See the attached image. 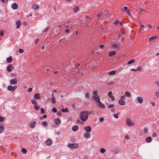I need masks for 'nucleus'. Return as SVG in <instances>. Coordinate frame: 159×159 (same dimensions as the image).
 I'll return each mask as SVG.
<instances>
[{"label": "nucleus", "instance_id": "f257e3e1", "mask_svg": "<svg viewBox=\"0 0 159 159\" xmlns=\"http://www.w3.org/2000/svg\"><path fill=\"white\" fill-rule=\"evenodd\" d=\"M91 114L90 111H85L81 112L79 116L81 120L83 122H85L88 118V116Z\"/></svg>", "mask_w": 159, "mask_h": 159}, {"label": "nucleus", "instance_id": "f03ea898", "mask_svg": "<svg viewBox=\"0 0 159 159\" xmlns=\"http://www.w3.org/2000/svg\"><path fill=\"white\" fill-rule=\"evenodd\" d=\"M93 94L92 96L93 100L97 102L98 101V98L99 99V100H100L99 96L98 94V92L97 91H93Z\"/></svg>", "mask_w": 159, "mask_h": 159}, {"label": "nucleus", "instance_id": "7ed1b4c3", "mask_svg": "<svg viewBox=\"0 0 159 159\" xmlns=\"http://www.w3.org/2000/svg\"><path fill=\"white\" fill-rule=\"evenodd\" d=\"M67 147L70 149H75L79 147L77 143H69Z\"/></svg>", "mask_w": 159, "mask_h": 159}, {"label": "nucleus", "instance_id": "20e7f679", "mask_svg": "<svg viewBox=\"0 0 159 159\" xmlns=\"http://www.w3.org/2000/svg\"><path fill=\"white\" fill-rule=\"evenodd\" d=\"M126 124L129 126H132L134 125V124L131 121L130 119L128 118L126 119Z\"/></svg>", "mask_w": 159, "mask_h": 159}, {"label": "nucleus", "instance_id": "39448f33", "mask_svg": "<svg viewBox=\"0 0 159 159\" xmlns=\"http://www.w3.org/2000/svg\"><path fill=\"white\" fill-rule=\"evenodd\" d=\"M120 44H117L116 43H113L111 44V46L113 49H118L120 46Z\"/></svg>", "mask_w": 159, "mask_h": 159}, {"label": "nucleus", "instance_id": "423d86ee", "mask_svg": "<svg viewBox=\"0 0 159 159\" xmlns=\"http://www.w3.org/2000/svg\"><path fill=\"white\" fill-rule=\"evenodd\" d=\"M98 100L97 102L98 103V106H99V107H102V108H105V106L104 104L102 103L100 101V100H99V99L98 98Z\"/></svg>", "mask_w": 159, "mask_h": 159}, {"label": "nucleus", "instance_id": "0eeeda50", "mask_svg": "<svg viewBox=\"0 0 159 159\" xmlns=\"http://www.w3.org/2000/svg\"><path fill=\"white\" fill-rule=\"evenodd\" d=\"M17 82V80L16 79H11L10 81V84L11 85L15 84Z\"/></svg>", "mask_w": 159, "mask_h": 159}, {"label": "nucleus", "instance_id": "6e6552de", "mask_svg": "<svg viewBox=\"0 0 159 159\" xmlns=\"http://www.w3.org/2000/svg\"><path fill=\"white\" fill-rule=\"evenodd\" d=\"M52 143V141L50 139H48L45 142V144L48 146H50L51 145Z\"/></svg>", "mask_w": 159, "mask_h": 159}, {"label": "nucleus", "instance_id": "1a4fd4ad", "mask_svg": "<svg viewBox=\"0 0 159 159\" xmlns=\"http://www.w3.org/2000/svg\"><path fill=\"white\" fill-rule=\"evenodd\" d=\"M84 129L87 131V132H90L91 131V127L89 126H87L84 128Z\"/></svg>", "mask_w": 159, "mask_h": 159}, {"label": "nucleus", "instance_id": "9d476101", "mask_svg": "<svg viewBox=\"0 0 159 159\" xmlns=\"http://www.w3.org/2000/svg\"><path fill=\"white\" fill-rule=\"evenodd\" d=\"M11 7L13 9L15 10L18 8V5L16 3H13L11 4Z\"/></svg>", "mask_w": 159, "mask_h": 159}, {"label": "nucleus", "instance_id": "9b49d317", "mask_svg": "<svg viewBox=\"0 0 159 159\" xmlns=\"http://www.w3.org/2000/svg\"><path fill=\"white\" fill-rule=\"evenodd\" d=\"M12 64H10L8 65L7 67V70L8 72H11L12 70V69H13V67L12 66Z\"/></svg>", "mask_w": 159, "mask_h": 159}, {"label": "nucleus", "instance_id": "f8f14e48", "mask_svg": "<svg viewBox=\"0 0 159 159\" xmlns=\"http://www.w3.org/2000/svg\"><path fill=\"white\" fill-rule=\"evenodd\" d=\"M54 122L55 124L57 125H59L61 124V121L60 118H57L55 119L54 120Z\"/></svg>", "mask_w": 159, "mask_h": 159}, {"label": "nucleus", "instance_id": "ddd939ff", "mask_svg": "<svg viewBox=\"0 0 159 159\" xmlns=\"http://www.w3.org/2000/svg\"><path fill=\"white\" fill-rule=\"evenodd\" d=\"M116 52L114 51H111L109 52V55L110 57H113L115 55Z\"/></svg>", "mask_w": 159, "mask_h": 159}, {"label": "nucleus", "instance_id": "4468645a", "mask_svg": "<svg viewBox=\"0 0 159 159\" xmlns=\"http://www.w3.org/2000/svg\"><path fill=\"white\" fill-rule=\"evenodd\" d=\"M118 102L119 104L121 105H125V102L122 99H120L118 101Z\"/></svg>", "mask_w": 159, "mask_h": 159}, {"label": "nucleus", "instance_id": "2eb2a0df", "mask_svg": "<svg viewBox=\"0 0 159 159\" xmlns=\"http://www.w3.org/2000/svg\"><path fill=\"white\" fill-rule=\"evenodd\" d=\"M84 136L85 138L89 139L90 137V134L89 132H86L84 133Z\"/></svg>", "mask_w": 159, "mask_h": 159}, {"label": "nucleus", "instance_id": "dca6fc26", "mask_svg": "<svg viewBox=\"0 0 159 159\" xmlns=\"http://www.w3.org/2000/svg\"><path fill=\"white\" fill-rule=\"evenodd\" d=\"M96 16L98 17V19H101L104 17V16L102 15V12H100L97 14Z\"/></svg>", "mask_w": 159, "mask_h": 159}, {"label": "nucleus", "instance_id": "f3484780", "mask_svg": "<svg viewBox=\"0 0 159 159\" xmlns=\"http://www.w3.org/2000/svg\"><path fill=\"white\" fill-rule=\"evenodd\" d=\"M16 25L17 28H19L21 25V22L20 20H17L16 22Z\"/></svg>", "mask_w": 159, "mask_h": 159}, {"label": "nucleus", "instance_id": "a211bd4d", "mask_svg": "<svg viewBox=\"0 0 159 159\" xmlns=\"http://www.w3.org/2000/svg\"><path fill=\"white\" fill-rule=\"evenodd\" d=\"M34 97L36 99H39L40 98L41 96H40V94L39 93H38L35 94L34 95Z\"/></svg>", "mask_w": 159, "mask_h": 159}, {"label": "nucleus", "instance_id": "6ab92c4d", "mask_svg": "<svg viewBox=\"0 0 159 159\" xmlns=\"http://www.w3.org/2000/svg\"><path fill=\"white\" fill-rule=\"evenodd\" d=\"M36 122L35 121H33L29 125L30 128H34L35 126V124Z\"/></svg>", "mask_w": 159, "mask_h": 159}, {"label": "nucleus", "instance_id": "aec40b11", "mask_svg": "<svg viewBox=\"0 0 159 159\" xmlns=\"http://www.w3.org/2000/svg\"><path fill=\"white\" fill-rule=\"evenodd\" d=\"M137 99L139 103H141L143 102V99L142 97H138L137 98Z\"/></svg>", "mask_w": 159, "mask_h": 159}, {"label": "nucleus", "instance_id": "412c9836", "mask_svg": "<svg viewBox=\"0 0 159 159\" xmlns=\"http://www.w3.org/2000/svg\"><path fill=\"white\" fill-rule=\"evenodd\" d=\"M12 58L11 56L8 57L7 59V61L8 63H11L12 61Z\"/></svg>", "mask_w": 159, "mask_h": 159}, {"label": "nucleus", "instance_id": "4be33fe9", "mask_svg": "<svg viewBox=\"0 0 159 159\" xmlns=\"http://www.w3.org/2000/svg\"><path fill=\"white\" fill-rule=\"evenodd\" d=\"M39 6L37 4H33L32 5V8L33 9L36 10L39 8Z\"/></svg>", "mask_w": 159, "mask_h": 159}, {"label": "nucleus", "instance_id": "5701e85b", "mask_svg": "<svg viewBox=\"0 0 159 159\" xmlns=\"http://www.w3.org/2000/svg\"><path fill=\"white\" fill-rule=\"evenodd\" d=\"M152 140V138L151 137H148L146 139V141L147 143H150Z\"/></svg>", "mask_w": 159, "mask_h": 159}, {"label": "nucleus", "instance_id": "b1692460", "mask_svg": "<svg viewBox=\"0 0 159 159\" xmlns=\"http://www.w3.org/2000/svg\"><path fill=\"white\" fill-rule=\"evenodd\" d=\"M79 129V127L77 125H75L72 128V130L74 131H77Z\"/></svg>", "mask_w": 159, "mask_h": 159}, {"label": "nucleus", "instance_id": "393cba45", "mask_svg": "<svg viewBox=\"0 0 159 159\" xmlns=\"http://www.w3.org/2000/svg\"><path fill=\"white\" fill-rule=\"evenodd\" d=\"M7 90L9 91H11L12 92H13V87L11 85L8 86L7 88Z\"/></svg>", "mask_w": 159, "mask_h": 159}, {"label": "nucleus", "instance_id": "a878e982", "mask_svg": "<svg viewBox=\"0 0 159 159\" xmlns=\"http://www.w3.org/2000/svg\"><path fill=\"white\" fill-rule=\"evenodd\" d=\"M116 71L115 70H112L111 71H110L108 73V75H112L116 74Z\"/></svg>", "mask_w": 159, "mask_h": 159}, {"label": "nucleus", "instance_id": "bb28decb", "mask_svg": "<svg viewBox=\"0 0 159 159\" xmlns=\"http://www.w3.org/2000/svg\"><path fill=\"white\" fill-rule=\"evenodd\" d=\"M157 38V36H153L150 37L149 39L148 40L149 41H150L152 40L156 39Z\"/></svg>", "mask_w": 159, "mask_h": 159}, {"label": "nucleus", "instance_id": "cd10ccee", "mask_svg": "<svg viewBox=\"0 0 159 159\" xmlns=\"http://www.w3.org/2000/svg\"><path fill=\"white\" fill-rule=\"evenodd\" d=\"M31 102L34 105H36L37 104L36 101V100H35L34 99H32L31 100Z\"/></svg>", "mask_w": 159, "mask_h": 159}, {"label": "nucleus", "instance_id": "c85d7f7f", "mask_svg": "<svg viewBox=\"0 0 159 159\" xmlns=\"http://www.w3.org/2000/svg\"><path fill=\"white\" fill-rule=\"evenodd\" d=\"M61 111L63 112H67L69 111L67 108H66L65 109H61Z\"/></svg>", "mask_w": 159, "mask_h": 159}, {"label": "nucleus", "instance_id": "c756f323", "mask_svg": "<svg viewBox=\"0 0 159 159\" xmlns=\"http://www.w3.org/2000/svg\"><path fill=\"white\" fill-rule=\"evenodd\" d=\"M125 95L127 97H130L131 96V94L129 92H126L125 93Z\"/></svg>", "mask_w": 159, "mask_h": 159}, {"label": "nucleus", "instance_id": "7c9ffc66", "mask_svg": "<svg viewBox=\"0 0 159 159\" xmlns=\"http://www.w3.org/2000/svg\"><path fill=\"white\" fill-rule=\"evenodd\" d=\"M135 62V60L134 59H132L131 60H130V61H129L127 62V64L128 65H130L131 64L133 63H134Z\"/></svg>", "mask_w": 159, "mask_h": 159}, {"label": "nucleus", "instance_id": "2f4dec72", "mask_svg": "<svg viewBox=\"0 0 159 159\" xmlns=\"http://www.w3.org/2000/svg\"><path fill=\"white\" fill-rule=\"evenodd\" d=\"M79 10V8L78 7H75L74 8V11L75 12H77Z\"/></svg>", "mask_w": 159, "mask_h": 159}, {"label": "nucleus", "instance_id": "473e14b6", "mask_svg": "<svg viewBox=\"0 0 159 159\" xmlns=\"http://www.w3.org/2000/svg\"><path fill=\"white\" fill-rule=\"evenodd\" d=\"M4 130L5 129L2 126H0V133H2Z\"/></svg>", "mask_w": 159, "mask_h": 159}, {"label": "nucleus", "instance_id": "72a5a7b5", "mask_svg": "<svg viewBox=\"0 0 159 159\" xmlns=\"http://www.w3.org/2000/svg\"><path fill=\"white\" fill-rule=\"evenodd\" d=\"M21 152L24 153H26L27 152V150L24 148H23L21 150Z\"/></svg>", "mask_w": 159, "mask_h": 159}, {"label": "nucleus", "instance_id": "f704fd0d", "mask_svg": "<svg viewBox=\"0 0 159 159\" xmlns=\"http://www.w3.org/2000/svg\"><path fill=\"white\" fill-rule=\"evenodd\" d=\"M34 107L35 109L37 111L39 110L40 108L39 106L37 105H34Z\"/></svg>", "mask_w": 159, "mask_h": 159}, {"label": "nucleus", "instance_id": "c9c22d12", "mask_svg": "<svg viewBox=\"0 0 159 159\" xmlns=\"http://www.w3.org/2000/svg\"><path fill=\"white\" fill-rule=\"evenodd\" d=\"M51 102L53 104H54L56 103L55 98V97L52 98Z\"/></svg>", "mask_w": 159, "mask_h": 159}, {"label": "nucleus", "instance_id": "e433bc0d", "mask_svg": "<svg viewBox=\"0 0 159 159\" xmlns=\"http://www.w3.org/2000/svg\"><path fill=\"white\" fill-rule=\"evenodd\" d=\"M106 151L105 149L103 148H101L100 149V152L102 153H104Z\"/></svg>", "mask_w": 159, "mask_h": 159}, {"label": "nucleus", "instance_id": "4c0bfd02", "mask_svg": "<svg viewBox=\"0 0 159 159\" xmlns=\"http://www.w3.org/2000/svg\"><path fill=\"white\" fill-rule=\"evenodd\" d=\"M114 107V104H111L109 105L107 107H108V108H113Z\"/></svg>", "mask_w": 159, "mask_h": 159}, {"label": "nucleus", "instance_id": "58836bf2", "mask_svg": "<svg viewBox=\"0 0 159 159\" xmlns=\"http://www.w3.org/2000/svg\"><path fill=\"white\" fill-rule=\"evenodd\" d=\"M48 125L46 121H43L42 122V125H44L45 126H46Z\"/></svg>", "mask_w": 159, "mask_h": 159}, {"label": "nucleus", "instance_id": "ea45409f", "mask_svg": "<svg viewBox=\"0 0 159 159\" xmlns=\"http://www.w3.org/2000/svg\"><path fill=\"white\" fill-rule=\"evenodd\" d=\"M5 118L4 117L0 116V122H3V121L5 120Z\"/></svg>", "mask_w": 159, "mask_h": 159}, {"label": "nucleus", "instance_id": "a19ab883", "mask_svg": "<svg viewBox=\"0 0 159 159\" xmlns=\"http://www.w3.org/2000/svg\"><path fill=\"white\" fill-rule=\"evenodd\" d=\"M49 27H47L43 31V34L44 35V33L45 32H46L48 31V30H49Z\"/></svg>", "mask_w": 159, "mask_h": 159}, {"label": "nucleus", "instance_id": "79ce46f5", "mask_svg": "<svg viewBox=\"0 0 159 159\" xmlns=\"http://www.w3.org/2000/svg\"><path fill=\"white\" fill-rule=\"evenodd\" d=\"M52 111L54 112V113H56L57 112V110L56 108L54 107L52 108Z\"/></svg>", "mask_w": 159, "mask_h": 159}, {"label": "nucleus", "instance_id": "37998d69", "mask_svg": "<svg viewBox=\"0 0 159 159\" xmlns=\"http://www.w3.org/2000/svg\"><path fill=\"white\" fill-rule=\"evenodd\" d=\"M41 113L42 114H43L44 113H45V111H44V109L43 108H41Z\"/></svg>", "mask_w": 159, "mask_h": 159}, {"label": "nucleus", "instance_id": "c03bdc74", "mask_svg": "<svg viewBox=\"0 0 159 159\" xmlns=\"http://www.w3.org/2000/svg\"><path fill=\"white\" fill-rule=\"evenodd\" d=\"M59 34V33L58 32V30H56L55 31V33L54 34L55 35H58Z\"/></svg>", "mask_w": 159, "mask_h": 159}, {"label": "nucleus", "instance_id": "a18cd8bd", "mask_svg": "<svg viewBox=\"0 0 159 159\" xmlns=\"http://www.w3.org/2000/svg\"><path fill=\"white\" fill-rule=\"evenodd\" d=\"M157 136L156 133L155 132H153L152 134V136L153 137H156Z\"/></svg>", "mask_w": 159, "mask_h": 159}, {"label": "nucleus", "instance_id": "49530a36", "mask_svg": "<svg viewBox=\"0 0 159 159\" xmlns=\"http://www.w3.org/2000/svg\"><path fill=\"white\" fill-rule=\"evenodd\" d=\"M128 7H123V10L125 11L126 12V11L128 10Z\"/></svg>", "mask_w": 159, "mask_h": 159}, {"label": "nucleus", "instance_id": "de8ad7c7", "mask_svg": "<svg viewBox=\"0 0 159 159\" xmlns=\"http://www.w3.org/2000/svg\"><path fill=\"white\" fill-rule=\"evenodd\" d=\"M57 115L58 116H61V112L60 111H58V112H57Z\"/></svg>", "mask_w": 159, "mask_h": 159}, {"label": "nucleus", "instance_id": "09e8293b", "mask_svg": "<svg viewBox=\"0 0 159 159\" xmlns=\"http://www.w3.org/2000/svg\"><path fill=\"white\" fill-rule=\"evenodd\" d=\"M85 97L87 98H89V93H86L85 94Z\"/></svg>", "mask_w": 159, "mask_h": 159}, {"label": "nucleus", "instance_id": "8fccbe9b", "mask_svg": "<svg viewBox=\"0 0 159 159\" xmlns=\"http://www.w3.org/2000/svg\"><path fill=\"white\" fill-rule=\"evenodd\" d=\"M113 116L116 119L118 118V115L117 114H113Z\"/></svg>", "mask_w": 159, "mask_h": 159}, {"label": "nucleus", "instance_id": "3c124183", "mask_svg": "<svg viewBox=\"0 0 159 159\" xmlns=\"http://www.w3.org/2000/svg\"><path fill=\"white\" fill-rule=\"evenodd\" d=\"M4 31L2 30H1L0 32V35L1 36H2L3 35V33Z\"/></svg>", "mask_w": 159, "mask_h": 159}, {"label": "nucleus", "instance_id": "603ef678", "mask_svg": "<svg viewBox=\"0 0 159 159\" xmlns=\"http://www.w3.org/2000/svg\"><path fill=\"white\" fill-rule=\"evenodd\" d=\"M85 17L88 20H89L91 19V17L88 15H85Z\"/></svg>", "mask_w": 159, "mask_h": 159}, {"label": "nucleus", "instance_id": "864d4df0", "mask_svg": "<svg viewBox=\"0 0 159 159\" xmlns=\"http://www.w3.org/2000/svg\"><path fill=\"white\" fill-rule=\"evenodd\" d=\"M112 94V93L111 91L109 92L108 93V96L110 97V96H112L111 95Z\"/></svg>", "mask_w": 159, "mask_h": 159}, {"label": "nucleus", "instance_id": "5fc2aeb1", "mask_svg": "<svg viewBox=\"0 0 159 159\" xmlns=\"http://www.w3.org/2000/svg\"><path fill=\"white\" fill-rule=\"evenodd\" d=\"M19 52L20 53H22L24 52V50L21 48H20L19 50Z\"/></svg>", "mask_w": 159, "mask_h": 159}, {"label": "nucleus", "instance_id": "6e6d98bb", "mask_svg": "<svg viewBox=\"0 0 159 159\" xmlns=\"http://www.w3.org/2000/svg\"><path fill=\"white\" fill-rule=\"evenodd\" d=\"M104 120V118L102 117H101L99 118V121L100 122H102Z\"/></svg>", "mask_w": 159, "mask_h": 159}, {"label": "nucleus", "instance_id": "4d7b16f0", "mask_svg": "<svg viewBox=\"0 0 159 159\" xmlns=\"http://www.w3.org/2000/svg\"><path fill=\"white\" fill-rule=\"evenodd\" d=\"M125 138L127 140H129V136L127 135H126L125 136Z\"/></svg>", "mask_w": 159, "mask_h": 159}, {"label": "nucleus", "instance_id": "13d9d810", "mask_svg": "<svg viewBox=\"0 0 159 159\" xmlns=\"http://www.w3.org/2000/svg\"><path fill=\"white\" fill-rule=\"evenodd\" d=\"M154 83L156 84L157 85V86H158V87H159V83L158 81H156L155 82H154Z\"/></svg>", "mask_w": 159, "mask_h": 159}, {"label": "nucleus", "instance_id": "bf43d9fd", "mask_svg": "<svg viewBox=\"0 0 159 159\" xmlns=\"http://www.w3.org/2000/svg\"><path fill=\"white\" fill-rule=\"evenodd\" d=\"M32 88H29L28 89V92L30 93L32 91Z\"/></svg>", "mask_w": 159, "mask_h": 159}, {"label": "nucleus", "instance_id": "052dcab7", "mask_svg": "<svg viewBox=\"0 0 159 159\" xmlns=\"http://www.w3.org/2000/svg\"><path fill=\"white\" fill-rule=\"evenodd\" d=\"M110 98H111L112 101H114L115 100V98L113 96H111Z\"/></svg>", "mask_w": 159, "mask_h": 159}, {"label": "nucleus", "instance_id": "680f3d73", "mask_svg": "<svg viewBox=\"0 0 159 159\" xmlns=\"http://www.w3.org/2000/svg\"><path fill=\"white\" fill-rule=\"evenodd\" d=\"M113 84V81H110V82L107 83V85L109 84Z\"/></svg>", "mask_w": 159, "mask_h": 159}, {"label": "nucleus", "instance_id": "e2e57ef3", "mask_svg": "<svg viewBox=\"0 0 159 159\" xmlns=\"http://www.w3.org/2000/svg\"><path fill=\"white\" fill-rule=\"evenodd\" d=\"M141 67L140 66H139L137 69L136 70L137 71H139V70H141Z\"/></svg>", "mask_w": 159, "mask_h": 159}, {"label": "nucleus", "instance_id": "0e129e2a", "mask_svg": "<svg viewBox=\"0 0 159 159\" xmlns=\"http://www.w3.org/2000/svg\"><path fill=\"white\" fill-rule=\"evenodd\" d=\"M119 22L118 20H116L115 21L114 23L115 25H117V24Z\"/></svg>", "mask_w": 159, "mask_h": 159}, {"label": "nucleus", "instance_id": "69168bd1", "mask_svg": "<svg viewBox=\"0 0 159 159\" xmlns=\"http://www.w3.org/2000/svg\"><path fill=\"white\" fill-rule=\"evenodd\" d=\"M17 88V87L16 86H15L14 87H13V91L14 92L16 89Z\"/></svg>", "mask_w": 159, "mask_h": 159}, {"label": "nucleus", "instance_id": "338daca9", "mask_svg": "<svg viewBox=\"0 0 159 159\" xmlns=\"http://www.w3.org/2000/svg\"><path fill=\"white\" fill-rule=\"evenodd\" d=\"M105 12L107 15H109L110 14V12L108 10L106 11Z\"/></svg>", "mask_w": 159, "mask_h": 159}, {"label": "nucleus", "instance_id": "774afa93", "mask_svg": "<svg viewBox=\"0 0 159 159\" xmlns=\"http://www.w3.org/2000/svg\"><path fill=\"white\" fill-rule=\"evenodd\" d=\"M156 96L157 97H159V92L156 93Z\"/></svg>", "mask_w": 159, "mask_h": 159}]
</instances>
